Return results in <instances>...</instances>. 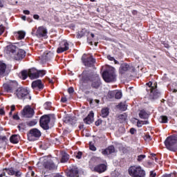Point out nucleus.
I'll use <instances>...</instances> for the list:
<instances>
[{
    "mask_svg": "<svg viewBox=\"0 0 177 177\" xmlns=\"http://www.w3.org/2000/svg\"><path fill=\"white\" fill-rule=\"evenodd\" d=\"M80 81H82V82L86 83L89 82L90 81L91 82V86L94 89H97L100 86V85H102L99 75H93L92 73H90L88 71H83L82 75H80Z\"/></svg>",
    "mask_w": 177,
    "mask_h": 177,
    "instance_id": "nucleus-1",
    "label": "nucleus"
},
{
    "mask_svg": "<svg viewBox=\"0 0 177 177\" xmlns=\"http://www.w3.org/2000/svg\"><path fill=\"white\" fill-rule=\"evenodd\" d=\"M129 174L132 177H145L146 172L140 166H131L129 168Z\"/></svg>",
    "mask_w": 177,
    "mask_h": 177,
    "instance_id": "nucleus-2",
    "label": "nucleus"
},
{
    "mask_svg": "<svg viewBox=\"0 0 177 177\" xmlns=\"http://www.w3.org/2000/svg\"><path fill=\"white\" fill-rule=\"evenodd\" d=\"M165 145L168 149L171 151H176L177 150V137L175 136H171L168 137L165 141Z\"/></svg>",
    "mask_w": 177,
    "mask_h": 177,
    "instance_id": "nucleus-3",
    "label": "nucleus"
},
{
    "mask_svg": "<svg viewBox=\"0 0 177 177\" xmlns=\"http://www.w3.org/2000/svg\"><path fill=\"white\" fill-rule=\"evenodd\" d=\"M115 68H111L109 71H105L102 73V78L105 82H113L115 81Z\"/></svg>",
    "mask_w": 177,
    "mask_h": 177,
    "instance_id": "nucleus-4",
    "label": "nucleus"
},
{
    "mask_svg": "<svg viewBox=\"0 0 177 177\" xmlns=\"http://www.w3.org/2000/svg\"><path fill=\"white\" fill-rule=\"evenodd\" d=\"M46 74V71L40 70L38 71L36 68H31L28 71V77L30 80H35L37 78H39V77H44Z\"/></svg>",
    "mask_w": 177,
    "mask_h": 177,
    "instance_id": "nucleus-5",
    "label": "nucleus"
},
{
    "mask_svg": "<svg viewBox=\"0 0 177 177\" xmlns=\"http://www.w3.org/2000/svg\"><path fill=\"white\" fill-rule=\"evenodd\" d=\"M41 131L38 130V129H32L29 131V133H28V140L30 142L38 140V139L41 138Z\"/></svg>",
    "mask_w": 177,
    "mask_h": 177,
    "instance_id": "nucleus-6",
    "label": "nucleus"
},
{
    "mask_svg": "<svg viewBox=\"0 0 177 177\" xmlns=\"http://www.w3.org/2000/svg\"><path fill=\"white\" fill-rule=\"evenodd\" d=\"M28 90L24 87H19L15 91V95L18 99H26L28 96Z\"/></svg>",
    "mask_w": 177,
    "mask_h": 177,
    "instance_id": "nucleus-7",
    "label": "nucleus"
},
{
    "mask_svg": "<svg viewBox=\"0 0 177 177\" xmlns=\"http://www.w3.org/2000/svg\"><path fill=\"white\" fill-rule=\"evenodd\" d=\"M50 122V118L47 115H43L40 118L39 124L40 127L43 128V129L48 130L49 129V123Z\"/></svg>",
    "mask_w": 177,
    "mask_h": 177,
    "instance_id": "nucleus-8",
    "label": "nucleus"
},
{
    "mask_svg": "<svg viewBox=\"0 0 177 177\" xmlns=\"http://www.w3.org/2000/svg\"><path fill=\"white\" fill-rule=\"evenodd\" d=\"M82 60L86 67H92L95 64V59L92 56L86 57L85 54L82 56Z\"/></svg>",
    "mask_w": 177,
    "mask_h": 177,
    "instance_id": "nucleus-9",
    "label": "nucleus"
},
{
    "mask_svg": "<svg viewBox=\"0 0 177 177\" xmlns=\"http://www.w3.org/2000/svg\"><path fill=\"white\" fill-rule=\"evenodd\" d=\"M69 49V44L67 41L64 40L60 42L59 46L57 50V53H63V52H66V50H68Z\"/></svg>",
    "mask_w": 177,
    "mask_h": 177,
    "instance_id": "nucleus-10",
    "label": "nucleus"
},
{
    "mask_svg": "<svg viewBox=\"0 0 177 177\" xmlns=\"http://www.w3.org/2000/svg\"><path fill=\"white\" fill-rule=\"evenodd\" d=\"M16 86H17V82H11L9 84H4L3 85V88L6 92H8V93H12V92H13Z\"/></svg>",
    "mask_w": 177,
    "mask_h": 177,
    "instance_id": "nucleus-11",
    "label": "nucleus"
},
{
    "mask_svg": "<svg viewBox=\"0 0 177 177\" xmlns=\"http://www.w3.org/2000/svg\"><path fill=\"white\" fill-rule=\"evenodd\" d=\"M91 169L95 172H98V174H102L107 169V166L104 164H100L95 167H91Z\"/></svg>",
    "mask_w": 177,
    "mask_h": 177,
    "instance_id": "nucleus-12",
    "label": "nucleus"
},
{
    "mask_svg": "<svg viewBox=\"0 0 177 177\" xmlns=\"http://www.w3.org/2000/svg\"><path fill=\"white\" fill-rule=\"evenodd\" d=\"M22 114L26 118H31L34 115V109L30 106H26L23 110Z\"/></svg>",
    "mask_w": 177,
    "mask_h": 177,
    "instance_id": "nucleus-13",
    "label": "nucleus"
},
{
    "mask_svg": "<svg viewBox=\"0 0 177 177\" xmlns=\"http://www.w3.org/2000/svg\"><path fill=\"white\" fill-rule=\"evenodd\" d=\"M47 34H48V30H46V28L44 26L39 27L36 31V35L39 38L46 37Z\"/></svg>",
    "mask_w": 177,
    "mask_h": 177,
    "instance_id": "nucleus-14",
    "label": "nucleus"
},
{
    "mask_svg": "<svg viewBox=\"0 0 177 177\" xmlns=\"http://www.w3.org/2000/svg\"><path fill=\"white\" fill-rule=\"evenodd\" d=\"M66 175L68 177H78V168L75 166L72 167V168L67 171Z\"/></svg>",
    "mask_w": 177,
    "mask_h": 177,
    "instance_id": "nucleus-15",
    "label": "nucleus"
},
{
    "mask_svg": "<svg viewBox=\"0 0 177 177\" xmlns=\"http://www.w3.org/2000/svg\"><path fill=\"white\" fill-rule=\"evenodd\" d=\"M44 166L46 169H57V165L53 162V160H48L47 162H44Z\"/></svg>",
    "mask_w": 177,
    "mask_h": 177,
    "instance_id": "nucleus-16",
    "label": "nucleus"
},
{
    "mask_svg": "<svg viewBox=\"0 0 177 177\" xmlns=\"http://www.w3.org/2000/svg\"><path fill=\"white\" fill-rule=\"evenodd\" d=\"M32 88L33 89H39L41 91L44 88V84H42V81L37 80L32 82Z\"/></svg>",
    "mask_w": 177,
    "mask_h": 177,
    "instance_id": "nucleus-17",
    "label": "nucleus"
},
{
    "mask_svg": "<svg viewBox=\"0 0 177 177\" xmlns=\"http://www.w3.org/2000/svg\"><path fill=\"white\" fill-rule=\"evenodd\" d=\"M17 47L13 44H9L6 47L5 52L7 55H10V53H15L16 52Z\"/></svg>",
    "mask_w": 177,
    "mask_h": 177,
    "instance_id": "nucleus-18",
    "label": "nucleus"
},
{
    "mask_svg": "<svg viewBox=\"0 0 177 177\" xmlns=\"http://www.w3.org/2000/svg\"><path fill=\"white\" fill-rule=\"evenodd\" d=\"M24 57H26V51L23 49H19L15 57V60H21Z\"/></svg>",
    "mask_w": 177,
    "mask_h": 177,
    "instance_id": "nucleus-19",
    "label": "nucleus"
},
{
    "mask_svg": "<svg viewBox=\"0 0 177 177\" xmlns=\"http://www.w3.org/2000/svg\"><path fill=\"white\" fill-rule=\"evenodd\" d=\"M115 151V148H114V146L111 145L108 147L106 149L102 151V153L104 156H107L109 154H112V153H114Z\"/></svg>",
    "mask_w": 177,
    "mask_h": 177,
    "instance_id": "nucleus-20",
    "label": "nucleus"
},
{
    "mask_svg": "<svg viewBox=\"0 0 177 177\" xmlns=\"http://www.w3.org/2000/svg\"><path fill=\"white\" fill-rule=\"evenodd\" d=\"M93 111H91L88 116L84 119V121L86 124H92V121H93Z\"/></svg>",
    "mask_w": 177,
    "mask_h": 177,
    "instance_id": "nucleus-21",
    "label": "nucleus"
},
{
    "mask_svg": "<svg viewBox=\"0 0 177 177\" xmlns=\"http://www.w3.org/2000/svg\"><path fill=\"white\" fill-rule=\"evenodd\" d=\"M128 70H129V66L128 65V64H123L120 68V73L125 74V73H127Z\"/></svg>",
    "mask_w": 177,
    "mask_h": 177,
    "instance_id": "nucleus-22",
    "label": "nucleus"
},
{
    "mask_svg": "<svg viewBox=\"0 0 177 177\" xmlns=\"http://www.w3.org/2000/svg\"><path fill=\"white\" fill-rule=\"evenodd\" d=\"M109 114H110L109 108H103L101 110V117H102V118H106V117L109 116Z\"/></svg>",
    "mask_w": 177,
    "mask_h": 177,
    "instance_id": "nucleus-23",
    "label": "nucleus"
},
{
    "mask_svg": "<svg viewBox=\"0 0 177 177\" xmlns=\"http://www.w3.org/2000/svg\"><path fill=\"white\" fill-rule=\"evenodd\" d=\"M139 117L142 120H146L149 118V113H147V112H146V111L145 110H141L140 111V113H139Z\"/></svg>",
    "mask_w": 177,
    "mask_h": 177,
    "instance_id": "nucleus-24",
    "label": "nucleus"
},
{
    "mask_svg": "<svg viewBox=\"0 0 177 177\" xmlns=\"http://www.w3.org/2000/svg\"><path fill=\"white\" fill-rule=\"evenodd\" d=\"M150 92V99H151L152 100H154L155 99H158V97H160V93L156 92L154 89L152 90V93L151 91Z\"/></svg>",
    "mask_w": 177,
    "mask_h": 177,
    "instance_id": "nucleus-25",
    "label": "nucleus"
},
{
    "mask_svg": "<svg viewBox=\"0 0 177 177\" xmlns=\"http://www.w3.org/2000/svg\"><path fill=\"white\" fill-rule=\"evenodd\" d=\"M20 139V137L16 134L12 135L10 138V142H11V143H19V140Z\"/></svg>",
    "mask_w": 177,
    "mask_h": 177,
    "instance_id": "nucleus-26",
    "label": "nucleus"
},
{
    "mask_svg": "<svg viewBox=\"0 0 177 177\" xmlns=\"http://www.w3.org/2000/svg\"><path fill=\"white\" fill-rule=\"evenodd\" d=\"M15 37L18 39H24V37H26V32L24 31H19L16 33Z\"/></svg>",
    "mask_w": 177,
    "mask_h": 177,
    "instance_id": "nucleus-27",
    "label": "nucleus"
},
{
    "mask_svg": "<svg viewBox=\"0 0 177 177\" xmlns=\"http://www.w3.org/2000/svg\"><path fill=\"white\" fill-rule=\"evenodd\" d=\"M6 71V64L0 63V75H3Z\"/></svg>",
    "mask_w": 177,
    "mask_h": 177,
    "instance_id": "nucleus-28",
    "label": "nucleus"
},
{
    "mask_svg": "<svg viewBox=\"0 0 177 177\" xmlns=\"http://www.w3.org/2000/svg\"><path fill=\"white\" fill-rule=\"evenodd\" d=\"M149 124V122H147V121L138 120V121L137 122V127H138V128H141L142 126L146 125V124Z\"/></svg>",
    "mask_w": 177,
    "mask_h": 177,
    "instance_id": "nucleus-29",
    "label": "nucleus"
},
{
    "mask_svg": "<svg viewBox=\"0 0 177 177\" xmlns=\"http://www.w3.org/2000/svg\"><path fill=\"white\" fill-rule=\"evenodd\" d=\"M68 154L64 153L61 159V162H67V161H68Z\"/></svg>",
    "mask_w": 177,
    "mask_h": 177,
    "instance_id": "nucleus-30",
    "label": "nucleus"
},
{
    "mask_svg": "<svg viewBox=\"0 0 177 177\" xmlns=\"http://www.w3.org/2000/svg\"><path fill=\"white\" fill-rule=\"evenodd\" d=\"M5 171L11 176H13V175L15 174V171L13 169V168L5 169Z\"/></svg>",
    "mask_w": 177,
    "mask_h": 177,
    "instance_id": "nucleus-31",
    "label": "nucleus"
},
{
    "mask_svg": "<svg viewBox=\"0 0 177 177\" xmlns=\"http://www.w3.org/2000/svg\"><path fill=\"white\" fill-rule=\"evenodd\" d=\"M160 122H162V124H167V122H168V118L164 115L160 116Z\"/></svg>",
    "mask_w": 177,
    "mask_h": 177,
    "instance_id": "nucleus-32",
    "label": "nucleus"
},
{
    "mask_svg": "<svg viewBox=\"0 0 177 177\" xmlns=\"http://www.w3.org/2000/svg\"><path fill=\"white\" fill-rule=\"evenodd\" d=\"M147 86H149V88H147V91H150V92H151V93H153V91L155 89L153 86H151V85H153V82H149L148 83H147Z\"/></svg>",
    "mask_w": 177,
    "mask_h": 177,
    "instance_id": "nucleus-33",
    "label": "nucleus"
},
{
    "mask_svg": "<svg viewBox=\"0 0 177 177\" xmlns=\"http://www.w3.org/2000/svg\"><path fill=\"white\" fill-rule=\"evenodd\" d=\"M118 109L122 111H125L127 110V105L124 103H120L118 104Z\"/></svg>",
    "mask_w": 177,
    "mask_h": 177,
    "instance_id": "nucleus-34",
    "label": "nucleus"
},
{
    "mask_svg": "<svg viewBox=\"0 0 177 177\" xmlns=\"http://www.w3.org/2000/svg\"><path fill=\"white\" fill-rule=\"evenodd\" d=\"M115 97L116 99H121L122 97V93L121 91H115Z\"/></svg>",
    "mask_w": 177,
    "mask_h": 177,
    "instance_id": "nucleus-35",
    "label": "nucleus"
},
{
    "mask_svg": "<svg viewBox=\"0 0 177 177\" xmlns=\"http://www.w3.org/2000/svg\"><path fill=\"white\" fill-rule=\"evenodd\" d=\"M21 77L23 80H26L27 77H28V72L27 71H21Z\"/></svg>",
    "mask_w": 177,
    "mask_h": 177,
    "instance_id": "nucleus-36",
    "label": "nucleus"
},
{
    "mask_svg": "<svg viewBox=\"0 0 177 177\" xmlns=\"http://www.w3.org/2000/svg\"><path fill=\"white\" fill-rule=\"evenodd\" d=\"M145 158H146V155H139L138 156L137 160L138 161V162H142V161H143Z\"/></svg>",
    "mask_w": 177,
    "mask_h": 177,
    "instance_id": "nucleus-37",
    "label": "nucleus"
},
{
    "mask_svg": "<svg viewBox=\"0 0 177 177\" xmlns=\"http://www.w3.org/2000/svg\"><path fill=\"white\" fill-rule=\"evenodd\" d=\"M115 95V91H109L108 93V97H110V99H112V97H114Z\"/></svg>",
    "mask_w": 177,
    "mask_h": 177,
    "instance_id": "nucleus-38",
    "label": "nucleus"
},
{
    "mask_svg": "<svg viewBox=\"0 0 177 177\" xmlns=\"http://www.w3.org/2000/svg\"><path fill=\"white\" fill-rule=\"evenodd\" d=\"M28 125L29 127H34V125H37V120H32V121H30L28 123Z\"/></svg>",
    "mask_w": 177,
    "mask_h": 177,
    "instance_id": "nucleus-39",
    "label": "nucleus"
},
{
    "mask_svg": "<svg viewBox=\"0 0 177 177\" xmlns=\"http://www.w3.org/2000/svg\"><path fill=\"white\" fill-rule=\"evenodd\" d=\"M52 103L51 102H46L44 104V107L46 110H49V109H50V106H51Z\"/></svg>",
    "mask_w": 177,
    "mask_h": 177,
    "instance_id": "nucleus-40",
    "label": "nucleus"
},
{
    "mask_svg": "<svg viewBox=\"0 0 177 177\" xmlns=\"http://www.w3.org/2000/svg\"><path fill=\"white\" fill-rule=\"evenodd\" d=\"M15 110H16V106L15 105H12L11 106V110L9 113L10 116H12V114L13 111H15Z\"/></svg>",
    "mask_w": 177,
    "mask_h": 177,
    "instance_id": "nucleus-41",
    "label": "nucleus"
},
{
    "mask_svg": "<svg viewBox=\"0 0 177 177\" xmlns=\"http://www.w3.org/2000/svg\"><path fill=\"white\" fill-rule=\"evenodd\" d=\"M76 158H77L78 160L81 159L82 157V152L79 151L77 153L76 156H75Z\"/></svg>",
    "mask_w": 177,
    "mask_h": 177,
    "instance_id": "nucleus-42",
    "label": "nucleus"
},
{
    "mask_svg": "<svg viewBox=\"0 0 177 177\" xmlns=\"http://www.w3.org/2000/svg\"><path fill=\"white\" fill-rule=\"evenodd\" d=\"M3 32H5V27L3 25H0V35H2Z\"/></svg>",
    "mask_w": 177,
    "mask_h": 177,
    "instance_id": "nucleus-43",
    "label": "nucleus"
},
{
    "mask_svg": "<svg viewBox=\"0 0 177 177\" xmlns=\"http://www.w3.org/2000/svg\"><path fill=\"white\" fill-rule=\"evenodd\" d=\"M89 149L90 150H91L92 151H96V147H95V145L91 144L89 145Z\"/></svg>",
    "mask_w": 177,
    "mask_h": 177,
    "instance_id": "nucleus-44",
    "label": "nucleus"
},
{
    "mask_svg": "<svg viewBox=\"0 0 177 177\" xmlns=\"http://www.w3.org/2000/svg\"><path fill=\"white\" fill-rule=\"evenodd\" d=\"M156 176H157V174H156L154 171H150V177H156Z\"/></svg>",
    "mask_w": 177,
    "mask_h": 177,
    "instance_id": "nucleus-45",
    "label": "nucleus"
},
{
    "mask_svg": "<svg viewBox=\"0 0 177 177\" xmlns=\"http://www.w3.org/2000/svg\"><path fill=\"white\" fill-rule=\"evenodd\" d=\"M13 120H20V118L19 117V115L17 113L13 115L12 116Z\"/></svg>",
    "mask_w": 177,
    "mask_h": 177,
    "instance_id": "nucleus-46",
    "label": "nucleus"
},
{
    "mask_svg": "<svg viewBox=\"0 0 177 177\" xmlns=\"http://www.w3.org/2000/svg\"><path fill=\"white\" fill-rule=\"evenodd\" d=\"M96 127H99V125H100L102 124V120H97L95 122Z\"/></svg>",
    "mask_w": 177,
    "mask_h": 177,
    "instance_id": "nucleus-47",
    "label": "nucleus"
},
{
    "mask_svg": "<svg viewBox=\"0 0 177 177\" xmlns=\"http://www.w3.org/2000/svg\"><path fill=\"white\" fill-rule=\"evenodd\" d=\"M68 93H74V88L73 87H70L68 89Z\"/></svg>",
    "mask_w": 177,
    "mask_h": 177,
    "instance_id": "nucleus-48",
    "label": "nucleus"
},
{
    "mask_svg": "<svg viewBox=\"0 0 177 177\" xmlns=\"http://www.w3.org/2000/svg\"><path fill=\"white\" fill-rule=\"evenodd\" d=\"M107 59H108V60H110V62H113L114 57H111V55H108Z\"/></svg>",
    "mask_w": 177,
    "mask_h": 177,
    "instance_id": "nucleus-49",
    "label": "nucleus"
},
{
    "mask_svg": "<svg viewBox=\"0 0 177 177\" xmlns=\"http://www.w3.org/2000/svg\"><path fill=\"white\" fill-rule=\"evenodd\" d=\"M14 175H15V176L17 177H19L21 175V173L20 172V171H15V174Z\"/></svg>",
    "mask_w": 177,
    "mask_h": 177,
    "instance_id": "nucleus-50",
    "label": "nucleus"
},
{
    "mask_svg": "<svg viewBox=\"0 0 177 177\" xmlns=\"http://www.w3.org/2000/svg\"><path fill=\"white\" fill-rule=\"evenodd\" d=\"M0 115H5V110L3 109H0Z\"/></svg>",
    "mask_w": 177,
    "mask_h": 177,
    "instance_id": "nucleus-51",
    "label": "nucleus"
},
{
    "mask_svg": "<svg viewBox=\"0 0 177 177\" xmlns=\"http://www.w3.org/2000/svg\"><path fill=\"white\" fill-rule=\"evenodd\" d=\"M61 102H62V103H66V102H67V98L66 97H62L61 98Z\"/></svg>",
    "mask_w": 177,
    "mask_h": 177,
    "instance_id": "nucleus-52",
    "label": "nucleus"
},
{
    "mask_svg": "<svg viewBox=\"0 0 177 177\" xmlns=\"http://www.w3.org/2000/svg\"><path fill=\"white\" fill-rule=\"evenodd\" d=\"M136 132V130L133 128L130 129V133H131V135H133Z\"/></svg>",
    "mask_w": 177,
    "mask_h": 177,
    "instance_id": "nucleus-53",
    "label": "nucleus"
},
{
    "mask_svg": "<svg viewBox=\"0 0 177 177\" xmlns=\"http://www.w3.org/2000/svg\"><path fill=\"white\" fill-rule=\"evenodd\" d=\"M171 177H177V173L176 172H173L170 174Z\"/></svg>",
    "mask_w": 177,
    "mask_h": 177,
    "instance_id": "nucleus-54",
    "label": "nucleus"
},
{
    "mask_svg": "<svg viewBox=\"0 0 177 177\" xmlns=\"http://www.w3.org/2000/svg\"><path fill=\"white\" fill-rule=\"evenodd\" d=\"M152 157H153V160H155L156 161H157V160H158L156 157V154L154 153H151Z\"/></svg>",
    "mask_w": 177,
    "mask_h": 177,
    "instance_id": "nucleus-55",
    "label": "nucleus"
},
{
    "mask_svg": "<svg viewBox=\"0 0 177 177\" xmlns=\"http://www.w3.org/2000/svg\"><path fill=\"white\" fill-rule=\"evenodd\" d=\"M24 15H30V10H24Z\"/></svg>",
    "mask_w": 177,
    "mask_h": 177,
    "instance_id": "nucleus-56",
    "label": "nucleus"
},
{
    "mask_svg": "<svg viewBox=\"0 0 177 177\" xmlns=\"http://www.w3.org/2000/svg\"><path fill=\"white\" fill-rule=\"evenodd\" d=\"M33 18L35 19V20H38V19H39V15H35L33 16Z\"/></svg>",
    "mask_w": 177,
    "mask_h": 177,
    "instance_id": "nucleus-57",
    "label": "nucleus"
},
{
    "mask_svg": "<svg viewBox=\"0 0 177 177\" xmlns=\"http://www.w3.org/2000/svg\"><path fill=\"white\" fill-rule=\"evenodd\" d=\"M0 8H3V1L2 0H0Z\"/></svg>",
    "mask_w": 177,
    "mask_h": 177,
    "instance_id": "nucleus-58",
    "label": "nucleus"
},
{
    "mask_svg": "<svg viewBox=\"0 0 177 177\" xmlns=\"http://www.w3.org/2000/svg\"><path fill=\"white\" fill-rule=\"evenodd\" d=\"M115 64H118V61H117L115 59L113 60Z\"/></svg>",
    "mask_w": 177,
    "mask_h": 177,
    "instance_id": "nucleus-59",
    "label": "nucleus"
},
{
    "mask_svg": "<svg viewBox=\"0 0 177 177\" xmlns=\"http://www.w3.org/2000/svg\"><path fill=\"white\" fill-rule=\"evenodd\" d=\"M5 175H6V173L1 174H0V177H3V176H5Z\"/></svg>",
    "mask_w": 177,
    "mask_h": 177,
    "instance_id": "nucleus-60",
    "label": "nucleus"
},
{
    "mask_svg": "<svg viewBox=\"0 0 177 177\" xmlns=\"http://www.w3.org/2000/svg\"><path fill=\"white\" fill-rule=\"evenodd\" d=\"M21 19H22V20L26 21V16H22V17H21Z\"/></svg>",
    "mask_w": 177,
    "mask_h": 177,
    "instance_id": "nucleus-61",
    "label": "nucleus"
},
{
    "mask_svg": "<svg viewBox=\"0 0 177 177\" xmlns=\"http://www.w3.org/2000/svg\"><path fill=\"white\" fill-rule=\"evenodd\" d=\"M31 176H34V175H35V174L34 173V171H30Z\"/></svg>",
    "mask_w": 177,
    "mask_h": 177,
    "instance_id": "nucleus-62",
    "label": "nucleus"
},
{
    "mask_svg": "<svg viewBox=\"0 0 177 177\" xmlns=\"http://www.w3.org/2000/svg\"><path fill=\"white\" fill-rule=\"evenodd\" d=\"M96 103H99L100 101L99 100H95Z\"/></svg>",
    "mask_w": 177,
    "mask_h": 177,
    "instance_id": "nucleus-63",
    "label": "nucleus"
},
{
    "mask_svg": "<svg viewBox=\"0 0 177 177\" xmlns=\"http://www.w3.org/2000/svg\"><path fill=\"white\" fill-rule=\"evenodd\" d=\"M6 109L7 110H9V106H6Z\"/></svg>",
    "mask_w": 177,
    "mask_h": 177,
    "instance_id": "nucleus-64",
    "label": "nucleus"
}]
</instances>
